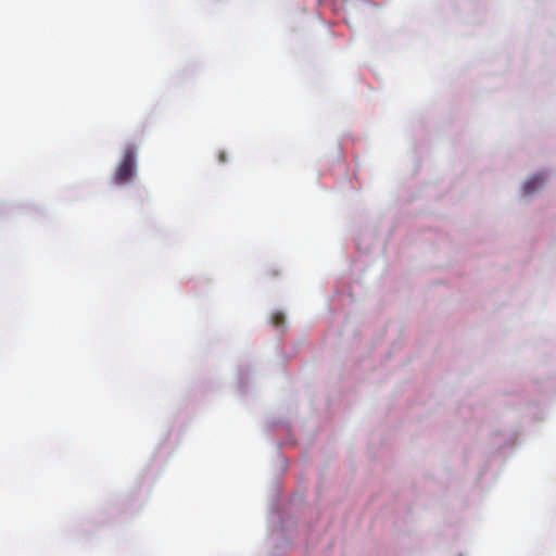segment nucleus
<instances>
[{"label": "nucleus", "mask_w": 556, "mask_h": 556, "mask_svg": "<svg viewBox=\"0 0 556 556\" xmlns=\"http://www.w3.org/2000/svg\"><path fill=\"white\" fill-rule=\"evenodd\" d=\"M135 166H136V150L131 147L126 148L116 174H132Z\"/></svg>", "instance_id": "1"}, {"label": "nucleus", "mask_w": 556, "mask_h": 556, "mask_svg": "<svg viewBox=\"0 0 556 556\" xmlns=\"http://www.w3.org/2000/svg\"><path fill=\"white\" fill-rule=\"evenodd\" d=\"M542 176H533L531 177L523 187L525 194H529L534 191L536 188L543 185Z\"/></svg>", "instance_id": "2"}, {"label": "nucleus", "mask_w": 556, "mask_h": 556, "mask_svg": "<svg viewBox=\"0 0 556 556\" xmlns=\"http://www.w3.org/2000/svg\"><path fill=\"white\" fill-rule=\"evenodd\" d=\"M285 319H286V318H285V315H283L282 313H280V312H277V313H275V314L273 315V317H271V323H273L275 326L279 327V326H282V325L285 324Z\"/></svg>", "instance_id": "3"}, {"label": "nucleus", "mask_w": 556, "mask_h": 556, "mask_svg": "<svg viewBox=\"0 0 556 556\" xmlns=\"http://www.w3.org/2000/svg\"><path fill=\"white\" fill-rule=\"evenodd\" d=\"M130 176H124V175H121V176H117V178L123 181V180H126L127 178H129Z\"/></svg>", "instance_id": "4"}]
</instances>
